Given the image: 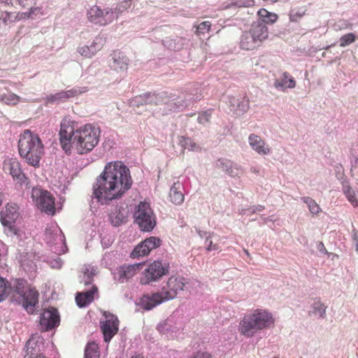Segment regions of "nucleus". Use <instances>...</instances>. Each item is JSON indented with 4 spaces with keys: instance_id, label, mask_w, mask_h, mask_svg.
Here are the masks:
<instances>
[{
    "instance_id": "obj_1",
    "label": "nucleus",
    "mask_w": 358,
    "mask_h": 358,
    "mask_svg": "<svg viewBox=\"0 0 358 358\" xmlns=\"http://www.w3.org/2000/svg\"><path fill=\"white\" fill-rule=\"evenodd\" d=\"M129 169L121 161L108 163L94 185V195L101 203L121 198L132 186Z\"/></svg>"
},
{
    "instance_id": "obj_2",
    "label": "nucleus",
    "mask_w": 358,
    "mask_h": 358,
    "mask_svg": "<svg viewBox=\"0 0 358 358\" xmlns=\"http://www.w3.org/2000/svg\"><path fill=\"white\" fill-rule=\"evenodd\" d=\"M76 122L68 117L61 122L59 142L66 154L74 150L78 155L90 152L99 142L101 130L94 124H85L75 129Z\"/></svg>"
},
{
    "instance_id": "obj_3",
    "label": "nucleus",
    "mask_w": 358,
    "mask_h": 358,
    "mask_svg": "<svg viewBox=\"0 0 358 358\" xmlns=\"http://www.w3.org/2000/svg\"><path fill=\"white\" fill-rule=\"evenodd\" d=\"M11 289L21 297L20 302L27 313H33L38 301L36 289L27 287L23 280H15L12 287L7 279L0 276V302L8 296Z\"/></svg>"
},
{
    "instance_id": "obj_4",
    "label": "nucleus",
    "mask_w": 358,
    "mask_h": 358,
    "mask_svg": "<svg viewBox=\"0 0 358 358\" xmlns=\"http://www.w3.org/2000/svg\"><path fill=\"white\" fill-rule=\"evenodd\" d=\"M19 154L25 162L34 167L40 166L44 155V145L37 134L26 129L20 134L18 141Z\"/></svg>"
},
{
    "instance_id": "obj_5",
    "label": "nucleus",
    "mask_w": 358,
    "mask_h": 358,
    "mask_svg": "<svg viewBox=\"0 0 358 358\" xmlns=\"http://www.w3.org/2000/svg\"><path fill=\"white\" fill-rule=\"evenodd\" d=\"M275 322L272 314L264 309H256L245 315L238 325L239 333L248 338L257 332L271 327Z\"/></svg>"
},
{
    "instance_id": "obj_6",
    "label": "nucleus",
    "mask_w": 358,
    "mask_h": 358,
    "mask_svg": "<svg viewBox=\"0 0 358 358\" xmlns=\"http://www.w3.org/2000/svg\"><path fill=\"white\" fill-rule=\"evenodd\" d=\"M134 222L141 231H151L156 226V216L149 203L141 201L134 213Z\"/></svg>"
},
{
    "instance_id": "obj_7",
    "label": "nucleus",
    "mask_w": 358,
    "mask_h": 358,
    "mask_svg": "<svg viewBox=\"0 0 358 358\" xmlns=\"http://www.w3.org/2000/svg\"><path fill=\"white\" fill-rule=\"evenodd\" d=\"M31 197L36 206L42 212L51 215L55 214V199L50 192L34 187L31 191Z\"/></svg>"
},
{
    "instance_id": "obj_8",
    "label": "nucleus",
    "mask_w": 358,
    "mask_h": 358,
    "mask_svg": "<svg viewBox=\"0 0 358 358\" xmlns=\"http://www.w3.org/2000/svg\"><path fill=\"white\" fill-rule=\"evenodd\" d=\"M169 264H162L161 261H155L142 273L140 279L141 285H148L151 282L159 280L169 273Z\"/></svg>"
},
{
    "instance_id": "obj_9",
    "label": "nucleus",
    "mask_w": 358,
    "mask_h": 358,
    "mask_svg": "<svg viewBox=\"0 0 358 358\" xmlns=\"http://www.w3.org/2000/svg\"><path fill=\"white\" fill-rule=\"evenodd\" d=\"M19 217L18 207L15 203H8L1 211L0 221L14 235H18L19 231L15 223Z\"/></svg>"
},
{
    "instance_id": "obj_10",
    "label": "nucleus",
    "mask_w": 358,
    "mask_h": 358,
    "mask_svg": "<svg viewBox=\"0 0 358 358\" xmlns=\"http://www.w3.org/2000/svg\"><path fill=\"white\" fill-rule=\"evenodd\" d=\"M104 319L100 322V327L103 335L104 341L110 342L112 338L117 333L119 320L115 315L104 312Z\"/></svg>"
},
{
    "instance_id": "obj_11",
    "label": "nucleus",
    "mask_w": 358,
    "mask_h": 358,
    "mask_svg": "<svg viewBox=\"0 0 358 358\" xmlns=\"http://www.w3.org/2000/svg\"><path fill=\"white\" fill-rule=\"evenodd\" d=\"M3 171L5 173L10 175L18 183L27 185L28 178L22 172L21 164L16 158L6 159L3 163Z\"/></svg>"
},
{
    "instance_id": "obj_12",
    "label": "nucleus",
    "mask_w": 358,
    "mask_h": 358,
    "mask_svg": "<svg viewBox=\"0 0 358 358\" xmlns=\"http://www.w3.org/2000/svg\"><path fill=\"white\" fill-rule=\"evenodd\" d=\"M187 282L185 279L180 276H171L165 285L162 288L164 299L166 301L173 299L178 295L179 291L184 289Z\"/></svg>"
},
{
    "instance_id": "obj_13",
    "label": "nucleus",
    "mask_w": 358,
    "mask_h": 358,
    "mask_svg": "<svg viewBox=\"0 0 358 358\" xmlns=\"http://www.w3.org/2000/svg\"><path fill=\"white\" fill-rule=\"evenodd\" d=\"M162 245V241L156 236H150L139 243L131 253L133 258L148 255L152 250L159 248Z\"/></svg>"
},
{
    "instance_id": "obj_14",
    "label": "nucleus",
    "mask_w": 358,
    "mask_h": 358,
    "mask_svg": "<svg viewBox=\"0 0 358 358\" xmlns=\"http://www.w3.org/2000/svg\"><path fill=\"white\" fill-rule=\"evenodd\" d=\"M129 64V59L124 52L115 50L110 55L108 66L112 71L125 73L127 71Z\"/></svg>"
},
{
    "instance_id": "obj_15",
    "label": "nucleus",
    "mask_w": 358,
    "mask_h": 358,
    "mask_svg": "<svg viewBox=\"0 0 358 358\" xmlns=\"http://www.w3.org/2000/svg\"><path fill=\"white\" fill-rule=\"evenodd\" d=\"M178 99L175 96H169L166 92L162 94H149L147 95L146 102L150 104L159 105L162 103L169 105V109L178 110L182 105L177 103Z\"/></svg>"
},
{
    "instance_id": "obj_16",
    "label": "nucleus",
    "mask_w": 358,
    "mask_h": 358,
    "mask_svg": "<svg viewBox=\"0 0 358 358\" xmlns=\"http://www.w3.org/2000/svg\"><path fill=\"white\" fill-rule=\"evenodd\" d=\"M59 315L55 308L45 310L41 314L40 324L45 330H49L58 326L59 324Z\"/></svg>"
},
{
    "instance_id": "obj_17",
    "label": "nucleus",
    "mask_w": 358,
    "mask_h": 358,
    "mask_svg": "<svg viewBox=\"0 0 358 358\" xmlns=\"http://www.w3.org/2000/svg\"><path fill=\"white\" fill-rule=\"evenodd\" d=\"M162 292H154L151 294H143L139 301L140 307L145 310H150L157 306L167 301L164 299Z\"/></svg>"
},
{
    "instance_id": "obj_18",
    "label": "nucleus",
    "mask_w": 358,
    "mask_h": 358,
    "mask_svg": "<svg viewBox=\"0 0 358 358\" xmlns=\"http://www.w3.org/2000/svg\"><path fill=\"white\" fill-rule=\"evenodd\" d=\"M40 337L29 338L26 344L24 358H46L41 353L43 343Z\"/></svg>"
},
{
    "instance_id": "obj_19",
    "label": "nucleus",
    "mask_w": 358,
    "mask_h": 358,
    "mask_svg": "<svg viewBox=\"0 0 358 358\" xmlns=\"http://www.w3.org/2000/svg\"><path fill=\"white\" fill-rule=\"evenodd\" d=\"M105 43V39L97 36L90 45H83L78 48V52L84 57L91 58L99 51Z\"/></svg>"
},
{
    "instance_id": "obj_20",
    "label": "nucleus",
    "mask_w": 358,
    "mask_h": 358,
    "mask_svg": "<svg viewBox=\"0 0 358 358\" xmlns=\"http://www.w3.org/2000/svg\"><path fill=\"white\" fill-rule=\"evenodd\" d=\"M248 142L252 149L259 155H267L271 152V149L266 141L258 135L250 134Z\"/></svg>"
},
{
    "instance_id": "obj_21",
    "label": "nucleus",
    "mask_w": 358,
    "mask_h": 358,
    "mask_svg": "<svg viewBox=\"0 0 358 358\" xmlns=\"http://www.w3.org/2000/svg\"><path fill=\"white\" fill-rule=\"evenodd\" d=\"M261 45L268 36V29L265 24H251L248 31H246Z\"/></svg>"
},
{
    "instance_id": "obj_22",
    "label": "nucleus",
    "mask_w": 358,
    "mask_h": 358,
    "mask_svg": "<svg viewBox=\"0 0 358 358\" xmlns=\"http://www.w3.org/2000/svg\"><path fill=\"white\" fill-rule=\"evenodd\" d=\"M97 292L96 287L94 286L92 288L87 292L78 293L76 295V301L77 305L82 308L87 306L93 301L94 294Z\"/></svg>"
},
{
    "instance_id": "obj_23",
    "label": "nucleus",
    "mask_w": 358,
    "mask_h": 358,
    "mask_svg": "<svg viewBox=\"0 0 358 358\" xmlns=\"http://www.w3.org/2000/svg\"><path fill=\"white\" fill-rule=\"evenodd\" d=\"M327 306L320 299L315 300L310 306L309 315L318 319H324L326 317V310Z\"/></svg>"
},
{
    "instance_id": "obj_24",
    "label": "nucleus",
    "mask_w": 358,
    "mask_h": 358,
    "mask_svg": "<svg viewBox=\"0 0 358 358\" xmlns=\"http://www.w3.org/2000/svg\"><path fill=\"white\" fill-rule=\"evenodd\" d=\"M259 45L260 44L258 43V41L255 39L245 30L242 35L240 41V48L245 50H252L257 48Z\"/></svg>"
},
{
    "instance_id": "obj_25",
    "label": "nucleus",
    "mask_w": 358,
    "mask_h": 358,
    "mask_svg": "<svg viewBox=\"0 0 358 358\" xmlns=\"http://www.w3.org/2000/svg\"><path fill=\"white\" fill-rule=\"evenodd\" d=\"M180 185L179 182H175L173 185L171 187L169 193V197L171 201L176 204L180 205L184 201V195L180 191Z\"/></svg>"
},
{
    "instance_id": "obj_26",
    "label": "nucleus",
    "mask_w": 358,
    "mask_h": 358,
    "mask_svg": "<svg viewBox=\"0 0 358 358\" xmlns=\"http://www.w3.org/2000/svg\"><path fill=\"white\" fill-rule=\"evenodd\" d=\"M143 265V263H140L129 265L126 267H122V271L120 273V278L127 279L132 278L136 273L137 271L139 270Z\"/></svg>"
},
{
    "instance_id": "obj_27",
    "label": "nucleus",
    "mask_w": 358,
    "mask_h": 358,
    "mask_svg": "<svg viewBox=\"0 0 358 358\" xmlns=\"http://www.w3.org/2000/svg\"><path fill=\"white\" fill-rule=\"evenodd\" d=\"M343 192L348 201L354 206H358V199L355 191L348 185H343Z\"/></svg>"
},
{
    "instance_id": "obj_28",
    "label": "nucleus",
    "mask_w": 358,
    "mask_h": 358,
    "mask_svg": "<svg viewBox=\"0 0 358 358\" xmlns=\"http://www.w3.org/2000/svg\"><path fill=\"white\" fill-rule=\"evenodd\" d=\"M257 14L261 22H275L278 20V15L276 14L269 13L264 8L260 9Z\"/></svg>"
},
{
    "instance_id": "obj_29",
    "label": "nucleus",
    "mask_w": 358,
    "mask_h": 358,
    "mask_svg": "<svg viewBox=\"0 0 358 358\" xmlns=\"http://www.w3.org/2000/svg\"><path fill=\"white\" fill-rule=\"evenodd\" d=\"M85 358H99L98 345L94 342L89 343L85 350Z\"/></svg>"
},
{
    "instance_id": "obj_30",
    "label": "nucleus",
    "mask_w": 358,
    "mask_h": 358,
    "mask_svg": "<svg viewBox=\"0 0 358 358\" xmlns=\"http://www.w3.org/2000/svg\"><path fill=\"white\" fill-rule=\"evenodd\" d=\"M302 199L308 206L311 214L317 215L321 211V208L319 205L312 198L307 196L302 198Z\"/></svg>"
},
{
    "instance_id": "obj_31",
    "label": "nucleus",
    "mask_w": 358,
    "mask_h": 358,
    "mask_svg": "<svg viewBox=\"0 0 358 358\" xmlns=\"http://www.w3.org/2000/svg\"><path fill=\"white\" fill-rule=\"evenodd\" d=\"M124 214L120 210H116L110 214V222L115 227L122 224L124 222Z\"/></svg>"
},
{
    "instance_id": "obj_32",
    "label": "nucleus",
    "mask_w": 358,
    "mask_h": 358,
    "mask_svg": "<svg viewBox=\"0 0 358 358\" xmlns=\"http://www.w3.org/2000/svg\"><path fill=\"white\" fill-rule=\"evenodd\" d=\"M103 16V11L97 6H93L88 11L90 21L100 20Z\"/></svg>"
},
{
    "instance_id": "obj_33",
    "label": "nucleus",
    "mask_w": 358,
    "mask_h": 358,
    "mask_svg": "<svg viewBox=\"0 0 358 358\" xmlns=\"http://www.w3.org/2000/svg\"><path fill=\"white\" fill-rule=\"evenodd\" d=\"M1 99L3 102L8 105H16L20 101V96L13 94L9 93L3 94L1 96Z\"/></svg>"
},
{
    "instance_id": "obj_34",
    "label": "nucleus",
    "mask_w": 358,
    "mask_h": 358,
    "mask_svg": "<svg viewBox=\"0 0 358 358\" xmlns=\"http://www.w3.org/2000/svg\"><path fill=\"white\" fill-rule=\"evenodd\" d=\"M212 109H209L199 113L197 118L198 122L201 124L209 123L212 115Z\"/></svg>"
},
{
    "instance_id": "obj_35",
    "label": "nucleus",
    "mask_w": 358,
    "mask_h": 358,
    "mask_svg": "<svg viewBox=\"0 0 358 358\" xmlns=\"http://www.w3.org/2000/svg\"><path fill=\"white\" fill-rule=\"evenodd\" d=\"M285 78L281 80L277 79L275 85L277 87H280L282 90L291 87V78H289V74L284 73Z\"/></svg>"
},
{
    "instance_id": "obj_36",
    "label": "nucleus",
    "mask_w": 358,
    "mask_h": 358,
    "mask_svg": "<svg viewBox=\"0 0 358 358\" xmlns=\"http://www.w3.org/2000/svg\"><path fill=\"white\" fill-rule=\"evenodd\" d=\"M87 91V87H74L73 89H71L69 90L65 91L66 93V95L68 96V99L73 98L75 96H77L78 95L82 94L83 92H85Z\"/></svg>"
},
{
    "instance_id": "obj_37",
    "label": "nucleus",
    "mask_w": 358,
    "mask_h": 358,
    "mask_svg": "<svg viewBox=\"0 0 358 358\" xmlns=\"http://www.w3.org/2000/svg\"><path fill=\"white\" fill-rule=\"evenodd\" d=\"M84 278H86L85 280V284L87 285L90 283L92 277L94 276V269L93 267L87 266L84 268L83 271Z\"/></svg>"
},
{
    "instance_id": "obj_38",
    "label": "nucleus",
    "mask_w": 358,
    "mask_h": 358,
    "mask_svg": "<svg viewBox=\"0 0 358 358\" xmlns=\"http://www.w3.org/2000/svg\"><path fill=\"white\" fill-rule=\"evenodd\" d=\"M355 41V36L352 34H348L343 36L340 39V45L342 47L347 46Z\"/></svg>"
},
{
    "instance_id": "obj_39",
    "label": "nucleus",
    "mask_w": 358,
    "mask_h": 358,
    "mask_svg": "<svg viewBox=\"0 0 358 358\" xmlns=\"http://www.w3.org/2000/svg\"><path fill=\"white\" fill-rule=\"evenodd\" d=\"M39 13H41L39 8H31V9L29 12L21 13V17H20V20H21V19H23V20L31 19V20H33L34 18L31 17V15H38Z\"/></svg>"
},
{
    "instance_id": "obj_40",
    "label": "nucleus",
    "mask_w": 358,
    "mask_h": 358,
    "mask_svg": "<svg viewBox=\"0 0 358 358\" xmlns=\"http://www.w3.org/2000/svg\"><path fill=\"white\" fill-rule=\"evenodd\" d=\"M189 358H212V355L208 352L198 350L194 352Z\"/></svg>"
},
{
    "instance_id": "obj_41",
    "label": "nucleus",
    "mask_w": 358,
    "mask_h": 358,
    "mask_svg": "<svg viewBox=\"0 0 358 358\" xmlns=\"http://www.w3.org/2000/svg\"><path fill=\"white\" fill-rule=\"evenodd\" d=\"M46 103H59V94L55 93L54 94H50L45 97Z\"/></svg>"
},
{
    "instance_id": "obj_42",
    "label": "nucleus",
    "mask_w": 358,
    "mask_h": 358,
    "mask_svg": "<svg viewBox=\"0 0 358 358\" xmlns=\"http://www.w3.org/2000/svg\"><path fill=\"white\" fill-rule=\"evenodd\" d=\"M234 3L238 7H249L254 4V0H235Z\"/></svg>"
},
{
    "instance_id": "obj_43",
    "label": "nucleus",
    "mask_w": 358,
    "mask_h": 358,
    "mask_svg": "<svg viewBox=\"0 0 358 358\" xmlns=\"http://www.w3.org/2000/svg\"><path fill=\"white\" fill-rule=\"evenodd\" d=\"M210 29V26L208 24H199L196 27V32L198 35H201L208 32Z\"/></svg>"
},
{
    "instance_id": "obj_44",
    "label": "nucleus",
    "mask_w": 358,
    "mask_h": 358,
    "mask_svg": "<svg viewBox=\"0 0 358 358\" xmlns=\"http://www.w3.org/2000/svg\"><path fill=\"white\" fill-rule=\"evenodd\" d=\"M244 101L245 103L238 104V107L240 108L242 111L245 112L249 109V99L245 96H244Z\"/></svg>"
},
{
    "instance_id": "obj_45",
    "label": "nucleus",
    "mask_w": 358,
    "mask_h": 358,
    "mask_svg": "<svg viewBox=\"0 0 358 358\" xmlns=\"http://www.w3.org/2000/svg\"><path fill=\"white\" fill-rule=\"evenodd\" d=\"M206 242L208 243V245L206 246V250L208 251L217 250L219 249L218 245L213 244V243L211 240L207 239Z\"/></svg>"
},
{
    "instance_id": "obj_46",
    "label": "nucleus",
    "mask_w": 358,
    "mask_h": 358,
    "mask_svg": "<svg viewBox=\"0 0 358 358\" xmlns=\"http://www.w3.org/2000/svg\"><path fill=\"white\" fill-rule=\"evenodd\" d=\"M36 0H17L19 5L22 7L31 6Z\"/></svg>"
},
{
    "instance_id": "obj_47",
    "label": "nucleus",
    "mask_w": 358,
    "mask_h": 358,
    "mask_svg": "<svg viewBox=\"0 0 358 358\" xmlns=\"http://www.w3.org/2000/svg\"><path fill=\"white\" fill-rule=\"evenodd\" d=\"M0 20H2L1 22L6 23L8 21H11L10 15L7 12L1 13L0 15Z\"/></svg>"
},
{
    "instance_id": "obj_48",
    "label": "nucleus",
    "mask_w": 358,
    "mask_h": 358,
    "mask_svg": "<svg viewBox=\"0 0 358 358\" xmlns=\"http://www.w3.org/2000/svg\"><path fill=\"white\" fill-rule=\"evenodd\" d=\"M58 94L60 102H64L69 99L65 91L59 92Z\"/></svg>"
},
{
    "instance_id": "obj_49",
    "label": "nucleus",
    "mask_w": 358,
    "mask_h": 358,
    "mask_svg": "<svg viewBox=\"0 0 358 358\" xmlns=\"http://www.w3.org/2000/svg\"><path fill=\"white\" fill-rule=\"evenodd\" d=\"M58 94L60 102H64L69 99L65 91L59 92Z\"/></svg>"
},
{
    "instance_id": "obj_50",
    "label": "nucleus",
    "mask_w": 358,
    "mask_h": 358,
    "mask_svg": "<svg viewBox=\"0 0 358 358\" xmlns=\"http://www.w3.org/2000/svg\"><path fill=\"white\" fill-rule=\"evenodd\" d=\"M317 250L322 252V253H327V250L325 249V247L324 245V244L322 243V242H320L318 244H317Z\"/></svg>"
},
{
    "instance_id": "obj_51",
    "label": "nucleus",
    "mask_w": 358,
    "mask_h": 358,
    "mask_svg": "<svg viewBox=\"0 0 358 358\" xmlns=\"http://www.w3.org/2000/svg\"><path fill=\"white\" fill-rule=\"evenodd\" d=\"M353 244L355 246L356 250L358 251V238L356 234L354 235Z\"/></svg>"
},
{
    "instance_id": "obj_52",
    "label": "nucleus",
    "mask_w": 358,
    "mask_h": 358,
    "mask_svg": "<svg viewBox=\"0 0 358 358\" xmlns=\"http://www.w3.org/2000/svg\"><path fill=\"white\" fill-rule=\"evenodd\" d=\"M264 208V206H255V208H254V209H253V210H252V213L260 212V211H262Z\"/></svg>"
},
{
    "instance_id": "obj_53",
    "label": "nucleus",
    "mask_w": 358,
    "mask_h": 358,
    "mask_svg": "<svg viewBox=\"0 0 358 358\" xmlns=\"http://www.w3.org/2000/svg\"><path fill=\"white\" fill-rule=\"evenodd\" d=\"M250 171H251L252 172H253V173H259V169H258L257 167H255H255H252V168L250 169Z\"/></svg>"
},
{
    "instance_id": "obj_54",
    "label": "nucleus",
    "mask_w": 358,
    "mask_h": 358,
    "mask_svg": "<svg viewBox=\"0 0 358 358\" xmlns=\"http://www.w3.org/2000/svg\"><path fill=\"white\" fill-rule=\"evenodd\" d=\"M336 171L337 172H341V171H343V167H342V166H341V165H338V166H336Z\"/></svg>"
},
{
    "instance_id": "obj_55",
    "label": "nucleus",
    "mask_w": 358,
    "mask_h": 358,
    "mask_svg": "<svg viewBox=\"0 0 358 358\" xmlns=\"http://www.w3.org/2000/svg\"><path fill=\"white\" fill-rule=\"evenodd\" d=\"M0 2L9 5L11 3V0H0Z\"/></svg>"
},
{
    "instance_id": "obj_56",
    "label": "nucleus",
    "mask_w": 358,
    "mask_h": 358,
    "mask_svg": "<svg viewBox=\"0 0 358 358\" xmlns=\"http://www.w3.org/2000/svg\"><path fill=\"white\" fill-rule=\"evenodd\" d=\"M131 358H144L143 355L141 354L135 355L131 357Z\"/></svg>"
},
{
    "instance_id": "obj_57",
    "label": "nucleus",
    "mask_w": 358,
    "mask_h": 358,
    "mask_svg": "<svg viewBox=\"0 0 358 358\" xmlns=\"http://www.w3.org/2000/svg\"><path fill=\"white\" fill-rule=\"evenodd\" d=\"M2 204V198H1V194L0 193V206Z\"/></svg>"
},
{
    "instance_id": "obj_58",
    "label": "nucleus",
    "mask_w": 358,
    "mask_h": 358,
    "mask_svg": "<svg viewBox=\"0 0 358 358\" xmlns=\"http://www.w3.org/2000/svg\"><path fill=\"white\" fill-rule=\"evenodd\" d=\"M292 88H293L295 86V81L292 79Z\"/></svg>"
},
{
    "instance_id": "obj_59",
    "label": "nucleus",
    "mask_w": 358,
    "mask_h": 358,
    "mask_svg": "<svg viewBox=\"0 0 358 358\" xmlns=\"http://www.w3.org/2000/svg\"><path fill=\"white\" fill-rule=\"evenodd\" d=\"M357 164H358V159H357Z\"/></svg>"
}]
</instances>
